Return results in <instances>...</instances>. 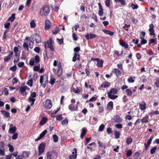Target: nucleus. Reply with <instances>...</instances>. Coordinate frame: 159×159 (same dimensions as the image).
<instances>
[{"label":"nucleus","instance_id":"1","mask_svg":"<svg viewBox=\"0 0 159 159\" xmlns=\"http://www.w3.org/2000/svg\"><path fill=\"white\" fill-rule=\"evenodd\" d=\"M48 76L46 75H44L40 76L39 82L41 84L42 86L44 88L48 83Z\"/></svg>","mask_w":159,"mask_h":159},{"label":"nucleus","instance_id":"2","mask_svg":"<svg viewBox=\"0 0 159 159\" xmlns=\"http://www.w3.org/2000/svg\"><path fill=\"white\" fill-rule=\"evenodd\" d=\"M50 9L47 6H45L41 9L39 13L42 16H46L48 15L49 13Z\"/></svg>","mask_w":159,"mask_h":159},{"label":"nucleus","instance_id":"3","mask_svg":"<svg viewBox=\"0 0 159 159\" xmlns=\"http://www.w3.org/2000/svg\"><path fill=\"white\" fill-rule=\"evenodd\" d=\"M53 65L55 67L57 66V75L58 76H60L61 75L62 73L61 63H59L57 64V61L56 60H54Z\"/></svg>","mask_w":159,"mask_h":159},{"label":"nucleus","instance_id":"4","mask_svg":"<svg viewBox=\"0 0 159 159\" xmlns=\"http://www.w3.org/2000/svg\"><path fill=\"white\" fill-rule=\"evenodd\" d=\"M57 157L56 153L53 151H49L46 153V159H54Z\"/></svg>","mask_w":159,"mask_h":159},{"label":"nucleus","instance_id":"5","mask_svg":"<svg viewBox=\"0 0 159 159\" xmlns=\"http://www.w3.org/2000/svg\"><path fill=\"white\" fill-rule=\"evenodd\" d=\"M52 40L50 39L49 40L46 42H44V46L45 48H49L52 52L54 51V49L52 44Z\"/></svg>","mask_w":159,"mask_h":159},{"label":"nucleus","instance_id":"6","mask_svg":"<svg viewBox=\"0 0 159 159\" xmlns=\"http://www.w3.org/2000/svg\"><path fill=\"white\" fill-rule=\"evenodd\" d=\"M80 50V48L79 47H76L74 49V51L75 52L74 54V56L73 57L72 61H75L76 60H79L80 55L78 53H77Z\"/></svg>","mask_w":159,"mask_h":159},{"label":"nucleus","instance_id":"7","mask_svg":"<svg viewBox=\"0 0 159 159\" xmlns=\"http://www.w3.org/2000/svg\"><path fill=\"white\" fill-rule=\"evenodd\" d=\"M45 147V143L44 142H42L39 146V153L38 155L40 156L44 152Z\"/></svg>","mask_w":159,"mask_h":159},{"label":"nucleus","instance_id":"8","mask_svg":"<svg viewBox=\"0 0 159 159\" xmlns=\"http://www.w3.org/2000/svg\"><path fill=\"white\" fill-rule=\"evenodd\" d=\"M43 104V106L47 109H50L52 107L51 101L50 99H47Z\"/></svg>","mask_w":159,"mask_h":159},{"label":"nucleus","instance_id":"9","mask_svg":"<svg viewBox=\"0 0 159 159\" xmlns=\"http://www.w3.org/2000/svg\"><path fill=\"white\" fill-rule=\"evenodd\" d=\"M39 57L38 55L35 56L34 59H31L30 61V65L31 66H33L35 63H37L39 61Z\"/></svg>","mask_w":159,"mask_h":159},{"label":"nucleus","instance_id":"10","mask_svg":"<svg viewBox=\"0 0 159 159\" xmlns=\"http://www.w3.org/2000/svg\"><path fill=\"white\" fill-rule=\"evenodd\" d=\"M32 39L35 41L36 43H40L41 41V38L39 35L37 34H34L32 36Z\"/></svg>","mask_w":159,"mask_h":159},{"label":"nucleus","instance_id":"11","mask_svg":"<svg viewBox=\"0 0 159 159\" xmlns=\"http://www.w3.org/2000/svg\"><path fill=\"white\" fill-rule=\"evenodd\" d=\"M97 35L95 34H89L86 35L85 37L87 39H92L96 38Z\"/></svg>","mask_w":159,"mask_h":159},{"label":"nucleus","instance_id":"12","mask_svg":"<svg viewBox=\"0 0 159 159\" xmlns=\"http://www.w3.org/2000/svg\"><path fill=\"white\" fill-rule=\"evenodd\" d=\"M69 109L71 111L77 110L78 109L77 105H75L73 104H71L69 106Z\"/></svg>","mask_w":159,"mask_h":159},{"label":"nucleus","instance_id":"13","mask_svg":"<svg viewBox=\"0 0 159 159\" xmlns=\"http://www.w3.org/2000/svg\"><path fill=\"white\" fill-rule=\"evenodd\" d=\"M9 53L8 55L4 59V61L5 62H7L9 61L11 58L13 54V52L11 51H9Z\"/></svg>","mask_w":159,"mask_h":159},{"label":"nucleus","instance_id":"14","mask_svg":"<svg viewBox=\"0 0 159 159\" xmlns=\"http://www.w3.org/2000/svg\"><path fill=\"white\" fill-rule=\"evenodd\" d=\"M139 108L142 111L145 110L146 108V104L143 102H142L141 103L139 104Z\"/></svg>","mask_w":159,"mask_h":159},{"label":"nucleus","instance_id":"15","mask_svg":"<svg viewBox=\"0 0 159 159\" xmlns=\"http://www.w3.org/2000/svg\"><path fill=\"white\" fill-rule=\"evenodd\" d=\"M51 24L48 20H46L45 21V26L44 27L45 30H48L51 26Z\"/></svg>","mask_w":159,"mask_h":159},{"label":"nucleus","instance_id":"16","mask_svg":"<svg viewBox=\"0 0 159 159\" xmlns=\"http://www.w3.org/2000/svg\"><path fill=\"white\" fill-rule=\"evenodd\" d=\"M150 29L149 30L150 32V35H155V33H154V31L153 28L154 26L152 24H150L149 25Z\"/></svg>","mask_w":159,"mask_h":159},{"label":"nucleus","instance_id":"17","mask_svg":"<svg viewBox=\"0 0 159 159\" xmlns=\"http://www.w3.org/2000/svg\"><path fill=\"white\" fill-rule=\"evenodd\" d=\"M113 120L116 122L118 123H120L122 121V119L120 118L119 116H114Z\"/></svg>","mask_w":159,"mask_h":159},{"label":"nucleus","instance_id":"18","mask_svg":"<svg viewBox=\"0 0 159 159\" xmlns=\"http://www.w3.org/2000/svg\"><path fill=\"white\" fill-rule=\"evenodd\" d=\"M48 120V118L46 117H43L42 120L39 122V125H44L47 122Z\"/></svg>","mask_w":159,"mask_h":159},{"label":"nucleus","instance_id":"19","mask_svg":"<svg viewBox=\"0 0 159 159\" xmlns=\"http://www.w3.org/2000/svg\"><path fill=\"white\" fill-rule=\"evenodd\" d=\"M119 44L121 46L124 47L125 48H127L128 47V45L125 42H124L122 40H120L119 41Z\"/></svg>","mask_w":159,"mask_h":159},{"label":"nucleus","instance_id":"20","mask_svg":"<svg viewBox=\"0 0 159 159\" xmlns=\"http://www.w3.org/2000/svg\"><path fill=\"white\" fill-rule=\"evenodd\" d=\"M17 130L16 127L14 126L13 127L10 128L8 132L10 134H14L16 132Z\"/></svg>","mask_w":159,"mask_h":159},{"label":"nucleus","instance_id":"21","mask_svg":"<svg viewBox=\"0 0 159 159\" xmlns=\"http://www.w3.org/2000/svg\"><path fill=\"white\" fill-rule=\"evenodd\" d=\"M47 130H44L42 133L40 135L39 137L35 139V141H37L40 139L44 137L45 135L47 133Z\"/></svg>","mask_w":159,"mask_h":159},{"label":"nucleus","instance_id":"22","mask_svg":"<svg viewBox=\"0 0 159 159\" xmlns=\"http://www.w3.org/2000/svg\"><path fill=\"white\" fill-rule=\"evenodd\" d=\"M112 71L115 73L117 76H120L121 75V72L120 70L117 69H114Z\"/></svg>","mask_w":159,"mask_h":159},{"label":"nucleus","instance_id":"23","mask_svg":"<svg viewBox=\"0 0 159 159\" xmlns=\"http://www.w3.org/2000/svg\"><path fill=\"white\" fill-rule=\"evenodd\" d=\"M113 102L112 101L110 102L107 105V108L108 110H111L113 108Z\"/></svg>","mask_w":159,"mask_h":159},{"label":"nucleus","instance_id":"24","mask_svg":"<svg viewBox=\"0 0 159 159\" xmlns=\"http://www.w3.org/2000/svg\"><path fill=\"white\" fill-rule=\"evenodd\" d=\"M102 31L106 34H108L110 36H113L114 34V33L113 32L111 31L110 30H107L106 29H104Z\"/></svg>","mask_w":159,"mask_h":159},{"label":"nucleus","instance_id":"25","mask_svg":"<svg viewBox=\"0 0 159 159\" xmlns=\"http://www.w3.org/2000/svg\"><path fill=\"white\" fill-rule=\"evenodd\" d=\"M74 150H75V153L74 152H73L72 154L73 155H71L69 157V159H75L77 157V150L75 148L74 149Z\"/></svg>","mask_w":159,"mask_h":159},{"label":"nucleus","instance_id":"26","mask_svg":"<svg viewBox=\"0 0 159 159\" xmlns=\"http://www.w3.org/2000/svg\"><path fill=\"white\" fill-rule=\"evenodd\" d=\"M148 116L146 115L141 120V121L142 123H146L148 122Z\"/></svg>","mask_w":159,"mask_h":159},{"label":"nucleus","instance_id":"27","mask_svg":"<svg viewBox=\"0 0 159 159\" xmlns=\"http://www.w3.org/2000/svg\"><path fill=\"white\" fill-rule=\"evenodd\" d=\"M28 89V90H29V88L26 86H22L20 88V91L21 92V93H24L25 91Z\"/></svg>","mask_w":159,"mask_h":159},{"label":"nucleus","instance_id":"28","mask_svg":"<svg viewBox=\"0 0 159 159\" xmlns=\"http://www.w3.org/2000/svg\"><path fill=\"white\" fill-rule=\"evenodd\" d=\"M30 154V152H28L24 151L22 152L21 156L23 158L25 157L27 158L29 157Z\"/></svg>","mask_w":159,"mask_h":159},{"label":"nucleus","instance_id":"29","mask_svg":"<svg viewBox=\"0 0 159 159\" xmlns=\"http://www.w3.org/2000/svg\"><path fill=\"white\" fill-rule=\"evenodd\" d=\"M110 84L109 83L107 82H103L101 85V87L102 88H106L110 86Z\"/></svg>","mask_w":159,"mask_h":159},{"label":"nucleus","instance_id":"30","mask_svg":"<svg viewBox=\"0 0 159 159\" xmlns=\"http://www.w3.org/2000/svg\"><path fill=\"white\" fill-rule=\"evenodd\" d=\"M1 112L3 115L5 117H9L10 116L9 113L7 111L3 110H1Z\"/></svg>","mask_w":159,"mask_h":159},{"label":"nucleus","instance_id":"31","mask_svg":"<svg viewBox=\"0 0 159 159\" xmlns=\"http://www.w3.org/2000/svg\"><path fill=\"white\" fill-rule=\"evenodd\" d=\"M59 28L56 27H55L52 31L53 34H56L59 32Z\"/></svg>","mask_w":159,"mask_h":159},{"label":"nucleus","instance_id":"32","mask_svg":"<svg viewBox=\"0 0 159 159\" xmlns=\"http://www.w3.org/2000/svg\"><path fill=\"white\" fill-rule=\"evenodd\" d=\"M108 97L112 99H116L117 97V95H115L113 94H112L110 93H108Z\"/></svg>","mask_w":159,"mask_h":159},{"label":"nucleus","instance_id":"33","mask_svg":"<svg viewBox=\"0 0 159 159\" xmlns=\"http://www.w3.org/2000/svg\"><path fill=\"white\" fill-rule=\"evenodd\" d=\"M35 100V98H32L31 97H29L28 99V101L30 102H31V106H33L34 103V102Z\"/></svg>","mask_w":159,"mask_h":159},{"label":"nucleus","instance_id":"34","mask_svg":"<svg viewBox=\"0 0 159 159\" xmlns=\"http://www.w3.org/2000/svg\"><path fill=\"white\" fill-rule=\"evenodd\" d=\"M15 14H12L11 16L9 17L8 20V21H10L11 22L13 21L15 19Z\"/></svg>","mask_w":159,"mask_h":159},{"label":"nucleus","instance_id":"35","mask_svg":"<svg viewBox=\"0 0 159 159\" xmlns=\"http://www.w3.org/2000/svg\"><path fill=\"white\" fill-rule=\"evenodd\" d=\"M95 144L94 142H93L90 143L87 147V148L89 150L91 151L93 149L92 145H95Z\"/></svg>","mask_w":159,"mask_h":159},{"label":"nucleus","instance_id":"36","mask_svg":"<svg viewBox=\"0 0 159 159\" xmlns=\"http://www.w3.org/2000/svg\"><path fill=\"white\" fill-rule=\"evenodd\" d=\"M55 79L52 76H50V84L52 85H53L55 83Z\"/></svg>","mask_w":159,"mask_h":159},{"label":"nucleus","instance_id":"37","mask_svg":"<svg viewBox=\"0 0 159 159\" xmlns=\"http://www.w3.org/2000/svg\"><path fill=\"white\" fill-rule=\"evenodd\" d=\"M103 63V60H101L97 62V65L98 67H102V66Z\"/></svg>","mask_w":159,"mask_h":159},{"label":"nucleus","instance_id":"38","mask_svg":"<svg viewBox=\"0 0 159 159\" xmlns=\"http://www.w3.org/2000/svg\"><path fill=\"white\" fill-rule=\"evenodd\" d=\"M125 93L127 95L130 96L132 94V92L131 90L129 89H127L125 90Z\"/></svg>","mask_w":159,"mask_h":159},{"label":"nucleus","instance_id":"39","mask_svg":"<svg viewBox=\"0 0 159 159\" xmlns=\"http://www.w3.org/2000/svg\"><path fill=\"white\" fill-rule=\"evenodd\" d=\"M98 143L100 147L103 148H106V147L105 143L99 141H98Z\"/></svg>","mask_w":159,"mask_h":159},{"label":"nucleus","instance_id":"40","mask_svg":"<svg viewBox=\"0 0 159 159\" xmlns=\"http://www.w3.org/2000/svg\"><path fill=\"white\" fill-rule=\"evenodd\" d=\"M130 7L132 8L133 9H137L138 8V6L137 4H135L132 3L131 4Z\"/></svg>","mask_w":159,"mask_h":159},{"label":"nucleus","instance_id":"41","mask_svg":"<svg viewBox=\"0 0 159 159\" xmlns=\"http://www.w3.org/2000/svg\"><path fill=\"white\" fill-rule=\"evenodd\" d=\"M14 52L15 53V56H16L17 55H18V54L20 53L18 48L16 47H14Z\"/></svg>","mask_w":159,"mask_h":159},{"label":"nucleus","instance_id":"42","mask_svg":"<svg viewBox=\"0 0 159 159\" xmlns=\"http://www.w3.org/2000/svg\"><path fill=\"white\" fill-rule=\"evenodd\" d=\"M72 91L76 93H80V90L78 89V88H74L73 87H72Z\"/></svg>","mask_w":159,"mask_h":159},{"label":"nucleus","instance_id":"43","mask_svg":"<svg viewBox=\"0 0 159 159\" xmlns=\"http://www.w3.org/2000/svg\"><path fill=\"white\" fill-rule=\"evenodd\" d=\"M30 25L31 28H34L36 26V24L34 20H32L30 22Z\"/></svg>","mask_w":159,"mask_h":159},{"label":"nucleus","instance_id":"44","mask_svg":"<svg viewBox=\"0 0 159 159\" xmlns=\"http://www.w3.org/2000/svg\"><path fill=\"white\" fill-rule=\"evenodd\" d=\"M52 138L53 139V141L55 142H57L58 140V137L56 134H54L53 135Z\"/></svg>","mask_w":159,"mask_h":159},{"label":"nucleus","instance_id":"45","mask_svg":"<svg viewBox=\"0 0 159 159\" xmlns=\"http://www.w3.org/2000/svg\"><path fill=\"white\" fill-rule=\"evenodd\" d=\"M135 77L133 78L132 77H130L128 80V81L129 83H133L134 82Z\"/></svg>","mask_w":159,"mask_h":159},{"label":"nucleus","instance_id":"46","mask_svg":"<svg viewBox=\"0 0 159 159\" xmlns=\"http://www.w3.org/2000/svg\"><path fill=\"white\" fill-rule=\"evenodd\" d=\"M86 130L85 129H84L83 128L82 129V132L81 133L80 135V137L81 138H83V137L84 136L85 134H86Z\"/></svg>","mask_w":159,"mask_h":159},{"label":"nucleus","instance_id":"47","mask_svg":"<svg viewBox=\"0 0 159 159\" xmlns=\"http://www.w3.org/2000/svg\"><path fill=\"white\" fill-rule=\"evenodd\" d=\"M111 0H106L105 1V5L107 7H109L111 4Z\"/></svg>","mask_w":159,"mask_h":159},{"label":"nucleus","instance_id":"48","mask_svg":"<svg viewBox=\"0 0 159 159\" xmlns=\"http://www.w3.org/2000/svg\"><path fill=\"white\" fill-rule=\"evenodd\" d=\"M108 93H110V94H116L117 93V90L116 89H111L110 91Z\"/></svg>","mask_w":159,"mask_h":159},{"label":"nucleus","instance_id":"49","mask_svg":"<svg viewBox=\"0 0 159 159\" xmlns=\"http://www.w3.org/2000/svg\"><path fill=\"white\" fill-rule=\"evenodd\" d=\"M8 146L9 148V151L11 152H12L14 151V148L13 146L10 144H8Z\"/></svg>","mask_w":159,"mask_h":159},{"label":"nucleus","instance_id":"50","mask_svg":"<svg viewBox=\"0 0 159 159\" xmlns=\"http://www.w3.org/2000/svg\"><path fill=\"white\" fill-rule=\"evenodd\" d=\"M114 134L115 135V138L116 139H118L120 137V133L117 131H115L114 132Z\"/></svg>","mask_w":159,"mask_h":159},{"label":"nucleus","instance_id":"51","mask_svg":"<svg viewBox=\"0 0 159 159\" xmlns=\"http://www.w3.org/2000/svg\"><path fill=\"white\" fill-rule=\"evenodd\" d=\"M157 149V147L156 146H154L153 147L151 150L150 151V153L151 154H154L156 150Z\"/></svg>","mask_w":159,"mask_h":159},{"label":"nucleus","instance_id":"52","mask_svg":"<svg viewBox=\"0 0 159 159\" xmlns=\"http://www.w3.org/2000/svg\"><path fill=\"white\" fill-rule=\"evenodd\" d=\"M105 127V126L103 124H101L99 127L98 130L100 131H103V129Z\"/></svg>","mask_w":159,"mask_h":159},{"label":"nucleus","instance_id":"53","mask_svg":"<svg viewBox=\"0 0 159 159\" xmlns=\"http://www.w3.org/2000/svg\"><path fill=\"white\" fill-rule=\"evenodd\" d=\"M13 134H14L12 136V138L13 139H16L17 138L18 134L17 133H15Z\"/></svg>","mask_w":159,"mask_h":159},{"label":"nucleus","instance_id":"54","mask_svg":"<svg viewBox=\"0 0 159 159\" xmlns=\"http://www.w3.org/2000/svg\"><path fill=\"white\" fill-rule=\"evenodd\" d=\"M5 155V152L4 149H0V156H4Z\"/></svg>","mask_w":159,"mask_h":159},{"label":"nucleus","instance_id":"55","mask_svg":"<svg viewBox=\"0 0 159 159\" xmlns=\"http://www.w3.org/2000/svg\"><path fill=\"white\" fill-rule=\"evenodd\" d=\"M132 141V139L131 138H127L126 140V143L128 144L130 143Z\"/></svg>","mask_w":159,"mask_h":159},{"label":"nucleus","instance_id":"56","mask_svg":"<svg viewBox=\"0 0 159 159\" xmlns=\"http://www.w3.org/2000/svg\"><path fill=\"white\" fill-rule=\"evenodd\" d=\"M33 80H29L27 83V84L31 87L32 86Z\"/></svg>","mask_w":159,"mask_h":159},{"label":"nucleus","instance_id":"57","mask_svg":"<svg viewBox=\"0 0 159 159\" xmlns=\"http://www.w3.org/2000/svg\"><path fill=\"white\" fill-rule=\"evenodd\" d=\"M16 58H15L14 62L15 63L16 62H17L19 60V55H17L15 56Z\"/></svg>","mask_w":159,"mask_h":159},{"label":"nucleus","instance_id":"58","mask_svg":"<svg viewBox=\"0 0 159 159\" xmlns=\"http://www.w3.org/2000/svg\"><path fill=\"white\" fill-rule=\"evenodd\" d=\"M115 127L117 129H121L122 128V125L120 124H118L115 125Z\"/></svg>","mask_w":159,"mask_h":159},{"label":"nucleus","instance_id":"59","mask_svg":"<svg viewBox=\"0 0 159 159\" xmlns=\"http://www.w3.org/2000/svg\"><path fill=\"white\" fill-rule=\"evenodd\" d=\"M68 123V120L66 119H64L61 122V124L62 125L66 124H67Z\"/></svg>","mask_w":159,"mask_h":159},{"label":"nucleus","instance_id":"60","mask_svg":"<svg viewBox=\"0 0 159 159\" xmlns=\"http://www.w3.org/2000/svg\"><path fill=\"white\" fill-rule=\"evenodd\" d=\"M56 119L57 120H60L62 119L61 115H59L56 116Z\"/></svg>","mask_w":159,"mask_h":159},{"label":"nucleus","instance_id":"61","mask_svg":"<svg viewBox=\"0 0 159 159\" xmlns=\"http://www.w3.org/2000/svg\"><path fill=\"white\" fill-rule=\"evenodd\" d=\"M152 138L153 137H151L150 139L148 140L147 143L146 144L148 145V146H150V144L151 143Z\"/></svg>","mask_w":159,"mask_h":159},{"label":"nucleus","instance_id":"62","mask_svg":"<svg viewBox=\"0 0 159 159\" xmlns=\"http://www.w3.org/2000/svg\"><path fill=\"white\" fill-rule=\"evenodd\" d=\"M132 151L130 150H128L127 152L126 155L128 157L130 156L132 154Z\"/></svg>","mask_w":159,"mask_h":159},{"label":"nucleus","instance_id":"63","mask_svg":"<svg viewBox=\"0 0 159 159\" xmlns=\"http://www.w3.org/2000/svg\"><path fill=\"white\" fill-rule=\"evenodd\" d=\"M34 51L37 53H39L40 51V48L38 47H35L34 49Z\"/></svg>","mask_w":159,"mask_h":159},{"label":"nucleus","instance_id":"64","mask_svg":"<svg viewBox=\"0 0 159 159\" xmlns=\"http://www.w3.org/2000/svg\"><path fill=\"white\" fill-rule=\"evenodd\" d=\"M155 84L157 87H159V79H156V81L155 83Z\"/></svg>","mask_w":159,"mask_h":159}]
</instances>
